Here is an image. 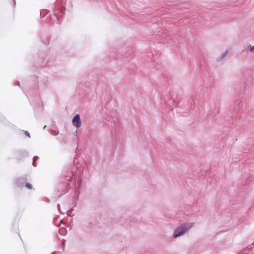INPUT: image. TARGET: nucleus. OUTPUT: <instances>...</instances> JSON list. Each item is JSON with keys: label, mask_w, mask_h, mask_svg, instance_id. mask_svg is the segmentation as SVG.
I'll use <instances>...</instances> for the list:
<instances>
[{"label": "nucleus", "mask_w": 254, "mask_h": 254, "mask_svg": "<svg viewBox=\"0 0 254 254\" xmlns=\"http://www.w3.org/2000/svg\"><path fill=\"white\" fill-rule=\"evenodd\" d=\"M192 225L191 223H184L178 226L174 231L173 237L177 238L184 235L189 231Z\"/></svg>", "instance_id": "obj_1"}, {"label": "nucleus", "mask_w": 254, "mask_h": 254, "mask_svg": "<svg viewBox=\"0 0 254 254\" xmlns=\"http://www.w3.org/2000/svg\"><path fill=\"white\" fill-rule=\"evenodd\" d=\"M72 122V125L76 128H79L81 126V121L79 114H77L75 115Z\"/></svg>", "instance_id": "obj_2"}, {"label": "nucleus", "mask_w": 254, "mask_h": 254, "mask_svg": "<svg viewBox=\"0 0 254 254\" xmlns=\"http://www.w3.org/2000/svg\"><path fill=\"white\" fill-rule=\"evenodd\" d=\"M26 183V179L25 178L20 177L15 180V185L19 188L23 187Z\"/></svg>", "instance_id": "obj_3"}, {"label": "nucleus", "mask_w": 254, "mask_h": 254, "mask_svg": "<svg viewBox=\"0 0 254 254\" xmlns=\"http://www.w3.org/2000/svg\"><path fill=\"white\" fill-rule=\"evenodd\" d=\"M227 54V51H225L224 52H223L221 55L218 57L217 59V60L218 61H221L222 59H223L224 58V57L226 56Z\"/></svg>", "instance_id": "obj_4"}, {"label": "nucleus", "mask_w": 254, "mask_h": 254, "mask_svg": "<svg viewBox=\"0 0 254 254\" xmlns=\"http://www.w3.org/2000/svg\"><path fill=\"white\" fill-rule=\"evenodd\" d=\"M40 82L46 84L48 82V78L46 77H44L42 79H41Z\"/></svg>", "instance_id": "obj_5"}, {"label": "nucleus", "mask_w": 254, "mask_h": 254, "mask_svg": "<svg viewBox=\"0 0 254 254\" xmlns=\"http://www.w3.org/2000/svg\"><path fill=\"white\" fill-rule=\"evenodd\" d=\"M38 158V157L37 156H35L33 157V162H32V165H33V166L35 167L36 166V161L37 160V159Z\"/></svg>", "instance_id": "obj_6"}, {"label": "nucleus", "mask_w": 254, "mask_h": 254, "mask_svg": "<svg viewBox=\"0 0 254 254\" xmlns=\"http://www.w3.org/2000/svg\"><path fill=\"white\" fill-rule=\"evenodd\" d=\"M52 19L53 20H54L55 22L59 23L58 22L59 18L56 15H53V17H52Z\"/></svg>", "instance_id": "obj_7"}, {"label": "nucleus", "mask_w": 254, "mask_h": 254, "mask_svg": "<svg viewBox=\"0 0 254 254\" xmlns=\"http://www.w3.org/2000/svg\"><path fill=\"white\" fill-rule=\"evenodd\" d=\"M24 186H25L29 189H32V186L30 184L28 183H26Z\"/></svg>", "instance_id": "obj_8"}, {"label": "nucleus", "mask_w": 254, "mask_h": 254, "mask_svg": "<svg viewBox=\"0 0 254 254\" xmlns=\"http://www.w3.org/2000/svg\"><path fill=\"white\" fill-rule=\"evenodd\" d=\"M250 51L251 52H254V46H250Z\"/></svg>", "instance_id": "obj_9"}, {"label": "nucleus", "mask_w": 254, "mask_h": 254, "mask_svg": "<svg viewBox=\"0 0 254 254\" xmlns=\"http://www.w3.org/2000/svg\"><path fill=\"white\" fill-rule=\"evenodd\" d=\"M181 110H182V109H181V108H178L177 109V112H179V113H181V114H185V113H185V112H182V111H181Z\"/></svg>", "instance_id": "obj_10"}, {"label": "nucleus", "mask_w": 254, "mask_h": 254, "mask_svg": "<svg viewBox=\"0 0 254 254\" xmlns=\"http://www.w3.org/2000/svg\"><path fill=\"white\" fill-rule=\"evenodd\" d=\"M24 133L26 134V136H28L29 137H30V134L27 131H24Z\"/></svg>", "instance_id": "obj_11"}, {"label": "nucleus", "mask_w": 254, "mask_h": 254, "mask_svg": "<svg viewBox=\"0 0 254 254\" xmlns=\"http://www.w3.org/2000/svg\"><path fill=\"white\" fill-rule=\"evenodd\" d=\"M97 84L96 82H94V88H96L97 87Z\"/></svg>", "instance_id": "obj_12"}, {"label": "nucleus", "mask_w": 254, "mask_h": 254, "mask_svg": "<svg viewBox=\"0 0 254 254\" xmlns=\"http://www.w3.org/2000/svg\"><path fill=\"white\" fill-rule=\"evenodd\" d=\"M57 207H58L59 211H60V206L59 204H58Z\"/></svg>", "instance_id": "obj_13"}, {"label": "nucleus", "mask_w": 254, "mask_h": 254, "mask_svg": "<svg viewBox=\"0 0 254 254\" xmlns=\"http://www.w3.org/2000/svg\"><path fill=\"white\" fill-rule=\"evenodd\" d=\"M64 11V9H62V10H61V13H63Z\"/></svg>", "instance_id": "obj_14"}, {"label": "nucleus", "mask_w": 254, "mask_h": 254, "mask_svg": "<svg viewBox=\"0 0 254 254\" xmlns=\"http://www.w3.org/2000/svg\"><path fill=\"white\" fill-rule=\"evenodd\" d=\"M46 126H44V127H43V128H44V129H45V128H46Z\"/></svg>", "instance_id": "obj_15"}, {"label": "nucleus", "mask_w": 254, "mask_h": 254, "mask_svg": "<svg viewBox=\"0 0 254 254\" xmlns=\"http://www.w3.org/2000/svg\"><path fill=\"white\" fill-rule=\"evenodd\" d=\"M19 82H18V83H17V85H19Z\"/></svg>", "instance_id": "obj_16"}, {"label": "nucleus", "mask_w": 254, "mask_h": 254, "mask_svg": "<svg viewBox=\"0 0 254 254\" xmlns=\"http://www.w3.org/2000/svg\"><path fill=\"white\" fill-rule=\"evenodd\" d=\"M57 254V253H56L55 252V253H54V254Z\"/></svg>", "instance_id": "obj_17"}, {"label": "nucleus", "mask_w": 254, "mask_h": 254, "mask_svg": "<svg viewBox=\"0 0 254 254\" xmlns=\"http://www.w3.org/2000/svg\"><path fill=\"white\" fill-rule=\"evenodd\" d=\"M252 245L254 246V242L252 243Z\"/></svg>", "instance_id": "obj_18"}]
</instances>
